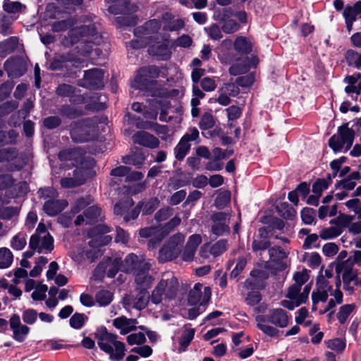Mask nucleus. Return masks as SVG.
Segmentation results:
<instances>
[{"instance_id":"nucleus-1","label":"nucleus","mask_w":361,"mask_h":361,"mask_svg":"<svg viewBox=\"0 0 361 361\" xmlns=\"http://www.w3.org/2000/svg\"><path fill=\"white\" fill-rule=\"evenodd\" d=\"M99 235L95 240H92L88 243H82L75 246L70 252L71 257L77 263H81L85 259L90 262L94 260L99 255L98 247L106 244L111 240L109 236H102L100 234H104L110 232V228L106 225H99L95 228Z\"/></svg>"},{"instance_id":"nucleus-2","label":"nucleus","mask_w":361,"mask_h":361,"mask_svg":"<svg viewBox=\"0 0 361 361\" xmlns=\"http://www.w3.org/2000/svg\"><path fill=\"white\" fill-rule=\"evenodd\" d=\"M96 339L99 348L109 355L111 361H121L126 355L125 344L118 340V336L108 332L102 327L97 330Z\"/></svg>"},{"instance_id":"nucleus-3","label":"nucleus","mask_w":361,"mask_h":361,"mask_svg":"<svg viewBox=\"0 0 361 361\" xmlns=\"http://www.w3.org/2000/svg\"><path fill=\"white\" fill-rule=\"evenodd\" d=\"M355 219V215L341 214L338 217L331 221V226L323 228L319 236L324 240L334 238L343 232V228H348L350 233L358 234L361 233V221L353 223Z\"/></svg>"},{"instance_id":"nucleus-4","label":"nucleus","mask_w":361,"mask_h":361,"mask_svg":"<svg viewBox=\"0 0 361 361\" xmlns=\"http://www.w3.org/2000/svg\"><path fill=\"white\" fill-rule=\"evenodd\" d=\"M255 321L258 329L271 337L277 336L279 330L269 325L268 322L279 328H285L288 324V317L286 312L281 308L270 310L267 316L257 315L255 317Z\"/></svg>"},{"instance_id":"nucleus-5","label":"nucleus","mask_w":361,"mask_h":361,"mask_svg":"<svg viewBox=\"0 0 361 361\" xmlns=\"http://www.w3.org/2000/svg\"><path fill=\"white\" fill-rule=\"evenodd\" d=\"M179 283L177 278L172 272L168 271L162 277L151 295V301L154 304H159L163 300L174 298L178 291Z\"/></svg>"},{"instance_id":"nucleus-6","label":"nucleus","mask_w":361,"mask_h":361,"mask_svg":"<svg viewBox=\"0 0 361 361\" xmlns=\"http://www.w3.org/2000/svg\"><path fill=\"white\" fill-rule=\"evenodd\" d=\"M104 123H98L97 119H87L75 123L71 131L75 142H84L95 139L100 130H104Z\"/></svg>"},{"instance_id":"nucleus-7","label":"nucleus","mask_w":361,"mask_h":361,"mask_svg":"<svg viewBox=\"0 0 361 361\" xmlns=\"http://www.w3.org/2000/svg\"><path fill=\"white\" fill-rule=\"evenodd\" d=\"M110 263L111 266L107 269V276L110 278L114 277L118 270L130 272L135 269L140 270L142 267L150 269L152 267L149 260L146 261L142 255L138 257L133 253L128 255L123 262L119 258H114L110 259Z\"/></svg>"},{"instance_id":"nucleus-8","label":"nucleus","mask_w":361,"mask_h":361,"mask_svg":"<svg viewBox=\"0 0 361 361\" xmlns=\"http://www.w3.org/2000/svg\"><path fill=\"white\" fill-rule=\"evenodd\" d=\"M29 246L39 253H49L54 249V239L43 224H39L31 236Z\"/></svg>"},{"instance_id":"nucleus-9","label":"nucleus","mask_w":361,"mask_h":361,"mask_svg":"<svg viewBox=\"0 0 361 361\" xmlns=\"http://www.w3.org/2000/svg\"><path fill=\"white\" fill-rule=\"evenodd\" d=\"M70 37L73 44L80 42L81 44H99L102 42L101 35L91 23L73 28L70 32Z\"/></svg>"},{"instance_id":"nucleus-10","label":"nucleus","mask_w":361,"mask_h":361,"mask_svg":"<svg viewBox=\"0 0 361 361\" xmlns=\"http://www.w3.org/2000/svg\"><path fill=\"white\" fill-rule=\"evenodd\" d=\"M178 216L173 218L164 227H149L140 229V235L142 238H150L149 247H154L155 244L162 240L171 231L180 224Z\"/></svg>"},{"instance_id":"nucleus-11","label":"nucleus","mask_w":361,"mask_h":361,"mask_svg":"<svg viewBox=\"0 0 361 361\" xmlns=\"http://www.w3.org/2000/svg\"><path fill=\"white\" fill-rule=\"evenodd\" d=\"M310 290V284H307L303 288L302 291H301V288L298 285H292L288 288L286 295L288 300H282L281 304L288 310H293L295 307H298L307 301Z\"/></svg>"},{"instance_id":"nucleus-12","label":"nucleus","mask_w":361,"mask_h":361,"mask_svg":"<svg viewBox=\"0 0 361 361\" xmlns=\"http://www.w3.org/2000/svg\"><path fill=\"white\" fill-rule=\"evenodd\" d=\"M184 240L185 235L181 233H176L171 236L160 249L159 260L164 262L176 258L180 252V247Z\"/></svg>"},{"instance_id":"nucleus-13","label":"nucleus","mask_w":361,"mask_h":361,"mask_svg":"<svg viewBox=\"0 0 361 361\" xmlns=\"http://www.w3.org/2000/svg\"><path fill=\"white\" fill-rule=\"evenodd\" d=\"M353 140L354 131L346 126H341L338 133L330 138L329 143L334 152H339L343 149L346 152L351 147Z\"/></svg>"},{"instance_id":"nucleus-14","label":"nucleus","mask_w":361,"mask_h":361,"mask_svg":"<svg viewBox=\"0 0 361 361\" xmlns=\"http://www.w3.org/2000/svg\"><path fill=\"white\" fill-rule=\"evenodd\" d=\"M336 272L341 274L345 288L353 290L354 286H361V279L357 277V270L353 268L352 263L348 260L336 266Z\"/></svg>"},{"instance_id":"nucleus-15","label":"nucleus","mask_w":361,"mask_h":361,"mask_svg":"<svg viewBox=\"0 0 361 361\" xmlns=\"http://www.w3.org/2000/svg\"><path fill=\"white\" fill-rule=\"evenodd\" d=\"M214 20L221 22V29L226 34H232L240 29V24L233 18L230 8L216 10L213 15Z\"/></svg>"},{"instance_id":"nucleus-16","label":"nucleus","mask_w":361,"mask_h":361,"mask_svg":"<svg viewBox=\"0 0 361 361\" xmlns=\"http://www.w3.org/2000/svg\"><path fill=\"white\" fill-rule=\"evenodd\" d=\"M158 71L156 67L142 68L137 72L132 86L135 89L145 90L152 82V78L156 77Z\"/></svg>"},{"instance_id":"nucleus-17","label":"nucleus","mask_w":361,"mask_h":361,"mask_svg":"<svg viewBox=\"0 0 361 361\" xmlns=\"http://www.w3.org/2000/svg\"><path fill=\"white\" fill-rule=\"evenodd\" d=\"M211 290L201 283H196L190 291L188 301L191 304L199 303L200 306H205L211 298Z\"/></svg>"},{"instance_id":"nucleus-18","label":"nucleus","mask_w":361,"mask_h":361,"mask_svg":"<svg viewBox=\"0 0 361 361\" xmlns=\"http://www.w3.org/2000/svg\"><path fill=\"white\" fill-rule=\"evenodd\" d=\"M148 301L149 295L144 290H140L136 294L128 295L123 299V303L126 309L135 308L139 310L144 309Z\"/></svg>"},{"instance_id":"nucleus-19","label":"nucleus","mask_w":361,"mask_h":361,"mask_svg":"<svg viewBox=\"0 0 361 361\" xmlns=\"http://www.w3.org/2000/svg\"><path fill=\"white\" fill-rule=\"evenodd\" d=\"M9 324L13 332V338L18 342H23L30 332V328L21 323L20 318L17 314L11 317Z\"/></svg>"},{"instance_id":"nucleus-20","label":"nucleus","mask_w":361,"mask_h":361,"mask_svg":"<svg viewBox=\"0 0 361 361\" xmlns=\"http://www.w3.org/2000/svg\"><path fill=\"white\" fill-rule=\"evenodd\" d=\"M104 72L99 69H92L85 72L82 85L90 89H98L104 85Z\"/></svg>"},{"instance_id":"nucleus-21","label":"nucleus","mask_w":361,"mask_h":361,"mask_svg":"<svg viewBox=\"0 0 361 361\" xmlns=\"http://www.w3.org/2000/svg\"><path fill=\"white\" fill-rule=\"evenodd\" d=\"M133 47L140 48L144 45L149 44V47L148 51L150 54L159 57L160 59H167L170 56V51L167 44L165 42H157L152 44V42H147L145 44H139L138 41L132 42Z\"/></svg>"},{"instance_id":"nucleus-22","label":"nucleus","mask_w":361,"mask_h":361,"mask_svg":"<svg viewBox=\"0 0 361 361\" xmlns=\"http://www.w3.org/2000/svg\"><path fill=\"white\" fill-rule=\"evenodd\" d=\"M229 215L223 212H219L212 216V231L216 235H221L229 231Z\"/></svg>"},{"instance_id":"nucleus-23","label":"nucleus","mask_w":361,"mask_h":361,"mask_svg":"<svg viewBox=\"0 0 361 361\" xmlns=\"http://www.w3.org/2000/svg\"><path fill=\"white\" fill-rule=\"evenodd\" d=\"M102 219V212L97 206H92L87 208L83 215H78L75 220V224L80 226L85 223L91 224Z\"/></svg>"},{"instance_id":"nucleus-24","label":"nucleus","mask_w":361,"mask_h":361,"mask_svg":"<svg viewBox=\"0 0 361 361\" xmlns=\"http://www.w3.org/2000/svg\"><path fill=\"white\" fill-rule=\"evenodd\" d=\"M258 62L259 60L256 56H252L250 60L248 57H245L240 61L233 63L231 66L229 72L233 75L243 74L246 73L251 67H256Z\"/></svg>"},{"instance_id":"nucleus-25","label":"nucleus","mask_w":361,"mask_h":361,"mask_svg":"<svg viewBox=\"0 0 361 361\" xmlns=\"http://www.w3.org/2000/svg\"><path fill=\"white\" fill-rule=\"evenodd\" d=\"M4 68L9 77L17 78L23 75L25 68L18 58H11L4 63Z\"/></svg>"},{"instance_id":"nucleus-26","label":"nucleus","mask_w":361,"mask_h":361,"mask_svg":"<svg viewBox=\"0 0 361 361\" xmlns=\"http://www.w3.org/2000/svg\"><path fill=\"white\" fill-rule=\"evenodd\" d=\"M133 140L135 143L149 148H156L159 145V141L157 137L145 131L135 133L133 137Z\"/></svg>"},{"instance_id":"nucleus-27","label":"nucleus","mask_w":361,"mask_h":361,"mask_svg":"<svg viewBox=\"0 0 361 361\" xmlns=\"http://www.w3.org/2000/svg\"><path fill=\"white\" fill-rule=\"evenodd\" d=\"M113 324L120 331L121 334L126 335L136 329L137 321L123 316L114 319Z\"/></svg>"},{"instance_id":"nucleus-28","label":"nucleus","mask_w":361,"mask_h":361,"mask_svg":"<svg viewBox=\"0 0 361 361\" xmlns=\"http://www.w3.org/2000/svg\"><path fill=\"white\" fill-rule=\"evenodd\" d=\"M161 27V24L157 20H151L147 22L141 28H137L135 35L142 34V39L152 41L150 35L157 32Z\"/></svg>"},{"instance_id":"nucleus-29","label":"nucleus","mask_w":361,"mask_h":361,"mask_svg":"<svg viewBox=\"0 0 361 361\" xmlns=\"http://www.w3.org/2000/svg\"><path fill=\"white\" fill-rule=\"evenodd\" d=\"M195 331L194 329L184 326L182 329V335L178 339V346L175 349L178 353L184 352L194 338Z\"/></svg>"},{"instance_id":"nucleus-30","label":"nucleus","mask_w":361,"mask_h":361,"mask_svg":"<svg viewBox=\"0 0 361 361\" xmlns=\"http://www.w3.org/2000/svg\"><path fill=\"white\" fill-rule=\"evenodd\" d=\"M149 269L142 267L135 276V282L140 290L145 291L146 289L151 287L154 278L149 274Z\"/></svg>"},{"instance_id":"nucleus-31","label":"nucleus","mask_w":361,"mask_h":361,"mask_svg":"<svg viewBox=\"0 0 361 361\" xmlns=\"http://www.w3.org/2000/svg\"><path fill=\"white\" fill-rule=\"evenodd\" d=\"M67 205L68 202L64 200H49L44 204V211L49 216H55L63 210Z\"/></svg>"},{"instance_id":"nucleus-32","label":"nucleus","mask_w":361,"mask_h":361,"mask_svg":"<svg viewBox=\"0 0 361 361\" xmlns=\"http://www.w3.org/2000/svg\"><path fill=\"white\" fill-rule=\"evenodd\" d=\"M16 159V162H19V165L16 166V168L17 169H20V168L23 167V166L28 164L30 161L29 157H16V153L14 151H8L6 149H0V161H4V160H13V159Z\"/></svg>"},{"instance_id":"nucleus-33","label":"nucleus","mask_w":361,"mask_h":361,"mask_svg":"<svg viewBox=\"0 0 361 361\" xmlns=\"http://www.w3.org/2000/svg\"><path fill=\"white\" fill-rule=\"evenodd\" d=\"M164 30L169 31L178 30L184 26V23L181 19L171 18L169 13H165L163 16Z\"/></svg>"},{"instance_id":"nucleus-34","label":"nucleus","mask_w":361,"mask_h":361,"mask_svg":"<svg viewBox=\"0 0 361 361\" xmlns=\"http://www.w3.org/2000/svg\"><path fill=\"white\" fill-rule=\"evenodd\" d=\"M250 278L246 281L248 288L260 289L264 287L263 281L266 279L262 271H252Z\"/></svg>"},{"instance_id":"nucleus-35","label":"nucleus","mask_w":361,"mask_h":361,"mask_svg":"<svg viewBox=\"0 0 361 361\" xmlns=\"http://www.w3.org/2000/svg\"><path fill=\"white\" fill-rule=\"evenodd\" d=\"M235 49L243 54H249L252 51V42L245 37L239 36L234 42Z\"/></svg>"},{"instance_id":"nucleus-36","label":"nucleus","mask_w":361,"mask_h":361,"mask_svg":"<svg viewBox=\"0 0 361 361\" xmlns=\"http://www.w3.org/2000/svg\"><path fill=\"white\" fill-rule=\"evenodd\" d=\"M190 149V144L187 142V137H183L174 149L176 158L182 160L186 156Z\"/></svg>"},{"instance_id":"nucleus-37","label":"nucleus","mask_w":361,"mask_h":361,"mask_svg":"<svg viewBox=\"0 0 361 361\" xmlns=\"http://www.w3.org/2000/svg\"><path fill=\"white\" fill-rule=\"evenodd\" d=\"M13 255L7 247L0 248V269L8 268L13 263Z\"/></svg>"},{"instance_id":"nucleus-38","label":"nucleus","mask_w":361,"mask_h":361,"mask_svg":"<svg viewBox=\"0 0 361 361\" xmlns=\"http://www.w3.org/2000/svg\"><path fill=\"white\" fill-rule=\"evenodd\" d=\"M265 228H259V234L260 235L259 239H255L252 243V250L255 252L262 251L266 250L269 246V243L264 237L266 234Z\"/></svg>"},{"instance_id":"nucleus-39","label":"nucleus","mask_w":361,"mask_h":361,"mask_svg":"<svg viewBox=\"0 0 361 361\" xmlns=\"http://www.w3.org/2000/svg\"><path fill=\"white\" fill-rule=\"evenodd\" d=\"M17 44L18 39L16 37H11L0 42V56L4 57L8 53L13 51Z\"/></svg>"},{"instance_id":"nucleus-40","label":"nucleus","mask_w":361,"mask_h":361,"mask_svg":"<svg viewBox=\"0 0 361 361\" xmlns=\"http://www.w3.org/2000/svg\"><path fill=\"white\" fill-rule=\"evenodd\" d=\"M27 235L24 232H20L15 235L11 240V247L16 250H23L27 244Z\"/></svg>"},{"instance_id":"nucleus-41","label":"nucleus","mask_w":361,"mask_h":361,"mask_svg":"<svg viewBox=\"0 0 361 361\" xmlns=\"http://www.w3.org/2000/svg\"><path fill=\"white\" fill-rule=\"evenodd\" d=\"M345 206L351 211H353L357 216L353 223L361 222V202L359 199L355 198L347 201Z\"/></svg>"},{"instance_id":"nucleus-42","label":"nucleus","mask_w":361,"mask_h":361,"mask_svg":"<svg viewBox=\"0 0 361 361\" xmlns=\"http://www.w3.org/2000/svg\"><path fill=\"white\" fill-rule=\"evenodd\" d=\"M355 309V305L354 304H346L341 306L337 314V318L340 323H345L348 317L350 316V314L353 312V311Z\"/></svg>"},{"instance_id":"nucleus-43","label":"nucleus","mask_w":361,"mask_h":361,"mask_svg":"<svg viewBox=\"0 0 361 361\" xmlns=\"http://www.w3.org/2000/svg\"><path fill=\"white\" fill-rule=\"evenodd\" d=\"M25 6L19 1H11L10 0H4L3 4L4 10L8 13H17L25 8Z\"/></svg>"},{"instance_id":"nucleus-44","label":"nucleus","mask_w":361,"mask_h":361,"mask_svg":"<svg viewBox=\"0 0 361 361\" xmlns=\"http://www.w3.org/2000/svg\"><path fill=\"white\" fill-rule=\"evenodd\" d=\"M329 295V291L324 290H319L317 288V290L313 291L312 294V310L315 311L317 310V305L319 302H326L327 300Z\"/></svg>"},{"instance_id":"nucleus-45","label":"nucleus","mask_w":361,"mask_h":361,"mask_svg":"<svg viewBox=\"0 0 361 361\" xmlns=\"http://www.w3.org/2000/svg\"><path fill=\"white\" fill-rule=\"evenodd\" d=\"M360 178V175L357 171L351 173L347 178L341 181V186L347 190H352L355 188L356 183L355 180Z\"/></svg>"},{"instance_id":"nucleus-46","label":"nucleus","mask_w":361,"mask_h":361,"mask_svg":"<svg viewBox=\"0 0 361 361\" xmlns=\"http://www.w3.org/2000/svg\"><path fill=\"white\" fill-rule=\"evenodd\" d=\"M303 261L311 268L314 269L321 264V257L317 252L306 253L303 256Z\"/></svg>"},{"instance_id":"nucleus-47","label":"nucleus","mask_w":361,"mask_h":361,"mask_svg":"<svg viewBox=\"0 0 361 361\" xmlns=\"http://www.w3.org/2000/svg\"><path fill=\"white\" fill-rule=\"evenodd\" d=\"M113 300V295L109 290H102L96 295V301L100 306H106Z\"/></svg>"},{"instance_id":"nucleus-48","label":"nucleus","mask_w":361,"mask_h":361,"mask_svg":"<svg viewBox=\"0 0 361 361\" xmlns=\"http://www.w3.org/2000/svg\"><path fill=\"white\" fill-rule=\"evenodd\" d=\"M19 210L17 207H4L0 209V218L16 221Z\"/></svg>"},{"instance_id":"nucleus-49","label":"nucleus","mask_w":361,"mask_h":361,"mask_svg":"<svg viewBox=\"0 0 361 361\" xmlns=\"http://www.w3.org/2000/svg\"><path fill=\"white\" fill-rule=\"evenodd\" d=\"M277 210L280 214L286 219H292L295 215V210L287 202H283L277 207Z\"/></svg>"},{"instance_id":"nucleus-50","label":"nucleus","mask_w":361,"mask_h":361,"mask_svg":"<svg viewBox=\"0 0 361 361\" xmlns=\"http://www.w3.org/2000/svg\"><path fill=\"white\" fill-rule=\"evenodd\" d=\"M310 271L303 269L302 271L296 272L293 276L295 283L293 285H298L299 287L305 284L310 279Z\"/></svg>"},{"instance_id":"nucleus-51","label":"nucleus","mask_w":361,"mask_h":361,"mask_svg":"<svg viewBox=\"0 0 361 361\" xmlns=\"http://www.w3.org/2000/svg\"><path fill=\"white\" fill-rule=\"evenodd\" d=\"M331 181V178L329 177L328 180L326 179H318L312 186V192L314 194L320 196L322 191L326 190L329 183Z\"/></svg>"},{"instance_id":"nucleus-52","label":"nucleus","mask_w":361,"mask_h":361,"mask_svg":"<svg viewBox=\"0 0 361 361\" xmlns=\"http://www.w3.org/2000/svg\"><path fill=\"white\" fill-rule=\"evenodd\" d=\"M47 290L48 288L46 285L38 284L32 293L31 298L35 301L43 300L46 298Z\"/></svg>"},{"instance_id":"nucleus-53","label":"nucleus","mask_w":361,"mask_h":361,"mask_svg":"<svg viewBox=\"0 0 361 361\" xmlns=\"http://www.w3.org/2000/svg\"><path fill=\"white\" fill-rule=\"evenodd\" d=\"M228 247L226 240H221L214 244L210 248V253L216 257L224 252Z\"/></svg>"},{"instance_id":"nucleus-54","label":"nucleus","mask_w":361,"mask_h":361,"mask_svg":"<svg viewBox=\"0 0 361 361\" xmlns=\"http://www.w3.org/2000/svg\"><path fill=\"white\" fill-rule=\"evenodd\" d=\"M329 348L337 353H341L345 348V342L341 338L329 340L326 342Z\"/></svg>"},{"instance_id":"nucleus-55","label":"nucleus","mask_w":361,"mask_h":361,"mask_svg":"<svg viewBox=\"0 0 361 361\" xmlns=\"http://www.w3.org/2000/svg\"><path fill=\"white\" fill-rule=\"evenodd\" d=\"M346 60L349 65L360 67L361 66V53L350 50L346 53Z\"/></svg>"},{"instance_id":"nucleus-56","label":"nucleus","mask_w":361,"mask_h":361,"mask_svg":"<svg viewBox=\"0 0 361 361\" xmlns=\"http://www.w3.org/2000/svg\"><path fill=\"white\" fill-rule=\"evenodd\" d=\"M204 30L208 35L213 39L218 40L223 37L222 29L216 24H213L209 27H204Z\"/></svg>"},{"instance_id":"nucleus-57","label":"nucleus","mask_w":361,"mask_h":361,"mask_svg":"<svg viewBox=\"0 0 361 361\" xmlns=\"http://www.w3.org/2000/svg\"><path fill=\"white\" fill-rule=\"evenodd\" d=\"M22 319L25 324L32 325L37 319V312L33 309H27L23 312Z\"/></svg>"},{"instance_id":"nucleus-58","label":"nucleus","mask_w":361,"mask_h":361,"mask_svg":"<svg viewBox=\"0 0 361 361\" xmlns=\"http://www.w3.org/2000/svg\"><path fill=\"white\" fill-rule=\"evenodd\" d=\"M262 300V295L258 290H251L247 294L245 300L247 305L250 306H255L258 304Z\"/></svg>"},{"instance_id":"nucleus-59","label":"nucleus","mask_w":361,"mask_h":361,"mask_svg":"<svg viewBox=\"0 0 361 361\" xmlns=\"http://www.w3.org/2000/svg\"><path fill=\"white\" fill-rule=\"evenodd\" d=\"M155 107L160 109V117L159 119L161 121L167 122L171 119V116H167V110L169 108V103L168 102H156Z\"/></svg>"},{"instance_id":"nucleus-60","label":"nucleus","mask_w":361,"mask_h":361,"mask_svg":"<svg viewBox=\"0 0 361 361\" xmlns=\"http://www.w3.org/2000/svg\"><path fill=\"white\" fill-rule=\"evenodd\" d=\"M155 107L160 109V117L159 119L161 121L167 122L171 119V116H167V110L169 108V103L168 102H156Z\"/></svg>"},{"instance_id":"nucleus-61","label":"nucleus","mask_w":361,"mask_h":361,"mask_svg":"<svg viewBox=\"0 0 361 361\" xmlns=\"http://www.w3.org/2000/svg\"><path fill=\"white\" fill-rule=\"evenodd\" d=\"M301 218L305 224H311L315 220V210L311 208H304L301 211Z\"/></svg>"},{"instance_id":"nucleus-62","label":"nucleus","mask_w":361,"mask_h":361,"mask_svg":"<svg viewBox=\"0 0 361 361\" xmlns=\"http://www.w3.org/2000/svg\"><path fill=\"white\" fill-rule=\"evenodd\" d=\"M231 200V193L229 191H223L219 193L216 198L215 204L219 208H224Z\"/></svg>"},{"instance_id":"nucleus-63","label":"nucleus","mask_w":361,"mask_h":361,"mask_svg":"<svg viewBox=\"0 0 361 361\" xmlns=\"http://www.w3.org/2000/svg\"><path fill=\"white\" fill-rule=\"evenodd\" d=\"M214 126V117L211 114H204L200 122V127L203 130L212 128Z\"/></svg>"},{"instance_id":"nucleus-64","label":"nucleus","mask_w":361,"mask_h":361,"mask_svg":"<svg viewBox=\"0 0 361 361\" xmlns=\"http://www.w3.org/2000/svg\"><path fill=\"white\" fill-rule=\"evenodd\" d=\"M85 317L79 313L74 314L70 319V325L74 329H80L85 323Z\"/></svg>"}]
</instances>
